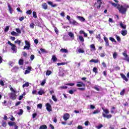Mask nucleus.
Wrapping results in <instances>:
<instances>
[{
  "label": "nucleus",
  "mask_w": 129,
  "mask_h": 129,
  "mask_svg": "<svg viewBox=\"0 0 129 129\" xmlns=\"http://www.w3.org/2000/svg\"><path fill=\"white\" fill-rule=\"evenodd\" d=\"M0 85H2V86H5V83H4L3 80L0 81Z\"/></svg>",
  "instance_id": "60"
},
{
  "label": "nucleus",
  "mask_w": 129,
  "mask_h": 129,
  "mask_svg": "<svg viewBox=\"0 0 129 129\" xmlns=\"http://www.w3.org/2000/svg\"><path fill=\"white\" fill-rule=\"evenodd\" d=\"M78 53H84V50H82V49L81 48H79L78 50Z\"/></svg>",
  "instance_id": "44"
},
{
  "label": "nucleus",
  "mask_w": 129,
  "mask_h": 129,
  "mask_svg": "<svg viewBox=\"0 0 129 129\" xmlns=\"http://www.w3.org/2000/svg\"><path fill=\"white\" fill-rule=\"evenodd\" d=\"M27 15H32V10H28L26 12Z\"/></svg>",
  "instance_id": "58"
},
{
  "label": "nucleus",
  "mask_w": 129,
  "mask_h": 129,
  "mask_svg": "<svg viewBox=\"0 0 129 129\" xmlns=\"http://www.w3.org/2000/svg\"><path fill=\"white\" fill-rule=\"evenodd\" d=\"M67 19L71 25H74V26H77V25H78V23H77L76 21L71 19L70 17H67Z\"/></svg>",
  "instance_id": "3"
},
{
  "label": "nucleus",
  "mask_w": 129,
  "mask_h": 129,
  "mask_svg": "<svg viewBox=\"0 0 129 129\" xmlns=\"http://www.w3.org/2000/svg\"><path fill=\"white\" fill-rule=\"evenodd\" d=\"M70 117V115L68 113H66L63 115V119L64 120H67L68 119H69V118Z\"/></svg>",
  "instance_id": "10"
},
{
  "label": "nucleus",
  "mask_w": 129,
  "mask_h": 129,
  "mask_svg": "<svg viewBox=\"0 0 129 129\" xmlns=\"http://www.w3.org/2000/svg\"><path fill=\"white\" fill-rule=\"evenodd\" d=\"M25 45H26L27 46H29V47H31V44L29 41H28V40H25Z\"/></svg>",
  "instance_id": "39"
},
{
  "label": "nucleus",
  "mask_w": 129,
  "mask_h": 129,
  "mask_svg": "<svg viewBox=\"0 0 129 129\" xmlns=\"http://www.w3.org/2000/svg\"><path fill=\"white\" fill-rule=\"evenodd\" d=\"M85 74H87V75H90V71L87 70H85L84 72Z\"/></svg>",
  "instance_id": "37"
},
{
  "label": "nucleus",
  "mask_w": 129,
  "mask_h": 129,
  "mask_svg": "<svg viewBox=\"0 0 129 129\" xmlns=\"http://www.w3.org/2000/svg\"><path fill=\"white\" fill-rule=\"evenodd\" d=\"M11 118H10V120H12V121H15V120H16V118H15V117H14V116L13 115H11Z\"/></svg>",
  "instance_id": "47"
},
{
  "label": "nucleus",
  "mask_w": 129,
  "mask_h": 129,
  "mask_svg": "<svg viewBox=\"0 0 129 129\" xmlns=\"http://www.w3.org/2000/svg\"><path fill=\"white\" fill-rule=\"evenodd\" d=\"M122 55H123V56H124V57H125L126 58H128V57H127V54H126V52H123V53H122Z\"/></svg>",
  "instance_id": "59"
},
{
  "label": "nucleus",
  "mask_w": 129,
  "mask_h": 129,
  "mask_svg": "<svg viewBox=\"0 0 129 129\" xmlns=\"http://www.w3.org/2000/svg\"><path fill=\"white\" fill-rule=\"evenodd\" d=\"M21 43H22V41L21 40H16L15 41V43L18 44L19 46H21Z\"/></svg>",
  "instance_id": "33"
},
{
  "label": "nucleus",
  "mask_w": 129,
  "mask_h": 129,
  "mask_svg": "<svg viewBox=\"0 0 129 129\" xmlns=\"http://www.w3.org/2000/svg\"><path fill=\"white\" fill-rule=\"evenodd\" d=\"M96 39H98V40H99L100 42H101V41H102V39H101V37L100 36V34H98L96 36Z\"/></svg>",
  "instance_id": "30"
},
{
  "label": "nucleus",
  "mask_w": 129,
  "mask_h": 129,
  "mask_svg": "<svg viewBox=\"0 0 129 129\" xmlns=\"http://www.w3.org/2000/svg\"><path fill=\"white\" fill-rule=\"evenodd\" d=\"M39 129H47V125H42L40 126Z\"/></svg>",
  "instance_id": "34"
},
{
  "label": "nucleus",
  "mask_w": 129,
  "mask_h": 129,
  "mask_svg": "<svg viewBox=\"0 0 129 129\" xmlns=\"http://www.w3.org/2000/svg\"><path fill=\"white\" fill-rule=\"evenodd\" d=\"M78 19L81 22H85V19L83 17H78Z\"/></svg>",
  "instance_id": "19"
},
{
  "label": "nucleus",
  "mask_w": 129,
  "mask_h": 129,
  "mask_svg": "<svg viewBox=\"0 0 129 129\" xmlns=\"http://www.w3.org/2000/svg\"><path fill=\"white\" fill-rule=\"evenodd\" d=\"M102 109L106 114H108V113H109V111H108V109H104V108H102Z\"/></svg>",
  "instance_id": "24"
},
{
  "label": "nucleus",
  "mask_w": 129,
  "mask_h": 129,
  "mask_svg": "<svg viewBox=\"0 0 129 129\" xmlns=\"http://www.w3.org/2000/svg\"><path fill=\"white\" fill-rule=\"evenodd\" d=\"M90 51H91V52H93L96 50V48H95V46L94 45V44H91L90 45Z\"/></svg>",
  "instance_id": "9"
},
{
  "label": "nucleus",
  "mask_w": 129,
  "mask_h": 129,
  "mask_svg": "<svg viewBox=\"0 0 129 129\" xmlns=\"http://www.w3.org/2000/svg\"><path fill=\"white\" fill-rule=\"evenodd\" d=\"M10 30V27L7 26L5 29H4V32H8Z\"/></svg>",
  "instance_id": "50"
},
{
  "label": "nucleus",
  "mask_w": 129,
  "mask_h": 129,
  "mask_svg": "<svg viewBox=\"0 0 129 129\" xmlns=\"http://www.w3.org/2000/svg\"><path fill=\"white\" fill-rule=\"evenodd\" d=\"M8 44H9V45H10V46H11L12 47L11 50H12V51H13L14 53H17V46H16V45L12 43L10 41L8 42Z\"/></svg>",
  "instance_id": "4"
},
{
  "label": "nucleus",
  "mask_w": 129,
  "mask_h": 129,
  "mask_svg": "<svg viewBox=\"0 0 129 129\" xmlns=\"http://www.w3.org/2000/svg\"><path fill=\"white\" fill-rule=\"evenodd\" d=\"M9 88H10V90L12 91L11 93H9L10 99H12V100H16V99H17V95H16L17 91L14 90V88L12 87L11 85L10 86Z\"/></svg>",
  "instance_id": "2"
},
{
  "label": "nucleus",
  "mask_w": 129,
  "mask_h": 129,
  "mask_svg": "<svg viewBox=\"0 0 129 129\" xmlns=\"http://www.w3.org/2000/svg\"><path fill=\"white\" fill-rule=\"evenodd\" d=\"M42 8L44 9V10H47V9H48V5L46 3H43L42 4Z\"/></svg>",
  "instance_id": "23"
},
{
  "label": "nucleus",
  "mask_w": 129,
  "mask_h": 129,
  "mask_svg": "<svg viewBox=\"0 0 129 129\" xmlns=\"http://www.w3.org/2000/svg\"><path fill=\"white\" fill-rule=\"evenodd\" d=\"M58 74L59 76H64V73H63L62 71H59Z\"/></svg>",
  "instance_id": "53"
},
{
  "label": "nucleus",
  "mask_w": 129,
  "mask_h": 129,
  "mask_svg": "<svg viewBox=\"0 0 129 129\" xmlns=\"http://www.w3.org/2000/svg\"><path fill=\"white\" fill-rule=\"evenodd\" d=\"M68 35L69 37H70V38L72 39V40L74 39V34H73V33L71 32H68Z\"/></svg>",
  "instance_id": "13"
},
{
  "label": "nucleus",
  "mask_w": 129,
  "mask_h": 129,
  "mask_svg": "<svg viewBox=\"0 0 129 129\" xmlns=\"http://www.w3.org/2000/svg\"><path fill=\"white\" fill-rule=\"evenodd\" d=\"M30 48H31V46H29L28 45H25L23 48V50H25V49L30 50Z\"/></svg>",
  "instance_id": "42"
},
{
  "label": "nucleus",
  "mask_w": 129,
  "mask_h": 129,
  "mask_svg": "<svg viewBox=\"0 0 129 129\" xmlns=\"http://www.w3.org/2000/svg\"><path fill=\"white\" fill-rule=\"evenodd\" d=\"M102 116H103V117H106V118H111V114H109V115H106L105 113H102Z\"/></svg>",
  "instance_id": "12"
},
{
  "label": "nucleus",
  "mask_w": 129,
  "mask_h": 129,
  "mask_svg": "<svg viewBox=\"0 0 129 129\" xmlns=\"http://www.w3.org/2000/svg\"><path fill=\"white\" fill-rule=\"evenodd\" d=\"M99 112H100V110L97 109L93 112V114H97V113H99Z\"/></svg>",
  "instance_id": "28"
},
{
  "label": "nucleus",
  "mask_w": 129,
  "mask_h": 129,
  "mask_svg": "<svg viewBox=\"0 0 129 129\" xmlns=\"http://www.w3.org/2000/svg\"><path fill=\"white\" fill-rule=\"evenodd\" d=\"M109 40H111V42H114V43H116V41L115 40V39H114V38L112 37H110Z\"/></svg>",
  "instance_id": "45"
},
{
  "label": "nucleus",
  "mask_w": 129,
  "mask_h": 129,
  "mask_svg": "<svg viewBox=\"0 0 129 129\" xmlns=\"http://www.w3.org/2000/svg\"><path fill=\"white\" fill-rule=\"evenodd\" d=\"M121 33L122 36H126L127 33V31L126 30H122Z\"/></svg>",
  "instance_id": "22"
},
{
  "label": "nucleus",
  "mask_w": 129,
  "mask_h": 129,
  "mask_svg": "<svg viewBox=\"0 0 129 129\" xmlns=\"http://www.w3.org/2000/svg\"><path fill=\"white\" fill-rule=\"evenodd\" d=\"M124 92H125V90L123 89L122 91L120 93V95H124Z\"/></svg>",
  "instance_id": "55"
},
{
  "label": "nucleus",
  "mask_w": 129,
  "mask_h": 129,
  "mask_svg": "<svg viewBox=\"0 0 129 129\" xmlns=\"http://www.w3.org/2000/svg\"><path fill=\"white\" fill-rule=\"evenodd\" d=\"M120 76L122 78V79H123V80H125L126 82L128 81V80L127 79V78H126V77L125 76V75H123V74H121Z\"/></svg>",
  "instance_id": "14"
},
{
  "label": "nucleus",
  "mask_w": 129,
  "mask_h": 129,
  "mask_svg": "<svg viewBox=\"0 0 129 129\" xmlns=\"http://www.w3.org/2000/svg\"><path fill=\"white\" fill-rule=\"evenodd\" d=\"M35 59V55L34 54H32L30 56V60L31 61H33Z\"/></svg>",
  "instance_id": "49"
},
{
  "label": "nucleus",
  "mask_w": 129,
  "mask_h": 129,
  "mask_svg": "<svg viewBox=\"0 0 129 129\" xmlns=\"http://www.w3.org/2000/svg\"><path fill=\"white\" fill-rule=\"evenodd\" d=\"M35 20L34 22L35 23L36 26H38V27H41V24H40V22H39V20H38V18H37V17H34Z\"/></svg>",
  "instance_id": "8"
},
{
  "label": "nucleus",
  "mask_w": 129,
  "mask_h": 129,
  "mask_svg": "<svg viewBox=\"0 0 129 129\" xmlns=\"http://www.w3.org/2000/svg\"><path fill=\"white\" fill-rule=\"evenodd\" d=\"M46 109L48 111H49V103L46 104Z\"/></svg>",
  "instance_id": "63"
},
{
  "label": "nucleus",
  "mask_w": 129,
  "mask_h": 129,
  "mask_svg": "<svg viewBox=\"0 0 129 129\" xmlns=\"http://www.w3.org/2000/svg\"><path fill=\"white\" fill-rule=\"evenodd\" d=\"M11 35L12 36H15L16 37H17L18 36V33L15 31H12L11 32Z\"/></svg>",
  "instance_id": "36"
},
{
  "label": "nucleus",
  "mask_w": 129,
  "mask_h": 129,
  "mask_svg": "<svg viewBox=\"0 0 129 129\" xmlns=\"http://www.w3.org/2000/svg\"><path fill=\"white\" fill-rule=\"evenodd\" d=\"M19 111L20 112L18 113V114L19 115H22V114H23V112H24V111L22 109H20Z\"/></svg>",
  "instance_id": "41"
},
{
  "label": "nucleus",
  "mask_w": 129,
  "mask_h": 129,
  "mask_svg": "<svg viewBox=\"0 0 129 129\" xmlns=\"http://www.w3.org/2000/svg\"><path fill=\"white\" fill-rule=\"evenodd\" d=\"M54 31L56 33V35H58L59 34V30H58V29L54 27Z\"/></svg>",
  "instance_id": "40"
},
{
  "label": "nucleus",
  "mask_w": 129,
  "mask_h": 129,
  "mask_svg": "<svg viewBox=\"0 0 129 129\" xmlns=\"http://www.w3.org/2000/svg\"><path fill=\"white\" fill-rule=\"evenodd\" d=\"M102 126H103V125L102 124H100V125H98V126H96V127L97 128V129H101V127H102Z\"/></svg>",
  "instance_id": "48"
},
{
  "label": "nucleus",
  "mask_w": 129,
  "mask_h": 129,
  "mask_svg": "<svg viewBox=\"0 0 129 129\" xmlns=\"http://www.w3.org/2000/svg\"><path fill=\"white\" fill-rule=\"evenodd\" d=\"M119 25H120V27L122 28V29H126V25L122 24V22H120Z\"/></svg>",
  "instance_id": "16"
},
{
  "label": "nucleus",
  "mask_w": 129,
  "mask_h": 129,
  "mask_svg": "<svg viewBox=\"0 0 129 129\" xmlns=\"http://www.w3.org/2000/svg\"><path fill=\"white\" fill-rule=\"evenodd\" d=\"M44 93H45V92H44V91H43V90H41L38 91L39 95H43Z\"/></svg>",
  "instance_id": "31"
},
{
  "label": "nucleus",
  "mask_w": 129,
  "mask_h": 129,
  "mask_svg": "<svg viewBox=\"0 0 129 129\" xmlns=\"http://www.w3.org/2000/svg\"><path fill=\"white\" fill-rule=\"evenodd\" d=\"M30 28L31 29H34L35 28V24H34V23H31L30 24Z\"/></svg>",
  "instance_id": "38"
},
{
  "label": "nucleus",
  "mask_w": 129,
  "mask_h": 129,
  "mask_svg": "<svg viewBox=\"0 0 129 129\" xmlns=\"http://www.w3.org/2000/svg\"><path fill=\"white\" fill-rule=\"evenodd\" d=\"M77 87H85V85L82 82H79L77 84Z\"/></svg>",
  "instance_id": "7"
},
{
  "label": "nucleus",
  "mask_w": 129,
  "mask_h": 129,
  "mask_svg": "<svg viewBox=\"0 0 129 129\" xmlns=\"http://www.w3.org/2000/svg\"><path fill=\"white\" fill-rule=\"evenodd\" d=\"M29 73H31V71H29L28 70H26L25 71L24 74H29Z\"/></svg>",
  "instance_id": "61"
},
{
  "label": "nucleus",
  "mask_w": 129,
  "mask_h": 129,
  "mask_svg": "<svg viewBox=\"0 0 129 129\" xmlns=\"http://www.w3.org/2000/svg\"><path fill=\"white\" fill-rule=\"evenodd\" d=\"M8 6L9 12H10L11 14H13V8H12V7H11V5L9 4H8Z\"/></svg>",
  "instance_id": "17"
},
{
  "label": "nucleus",
  "mask_w": 129,
  "mask_h": 129,
  "mask_svg": "<svg viewBox=\"0 0 129 129\" xmlns=\"http://www.w3.org/2000/svg\"><path fill=\"white\" fill-rule=\"evenodd\" d=\"M98 5H97V3H95L94 4V7L97 9L99 10L100 8L101 7V5H102V2H100L99 3H98Z\"/></svg>",
  "instance_id": "5"
},
{
  "label": "nucleus",
  "mask_w": 129,
  "mask_h": 129,
  "mask_svg": "<svg viewBox=\"0 0 129 129\" xmlns=\"http://www.w3.org/2000/svg\"><path fill=\"white\" fill-rule=\"evenodd\" d=\"M1 123H2V126H3V127H7V121L5 120H3Z\"/></svg>",
  "instance_id": "15"
},
{
  "label": "nucleus",
  "mask_w": 129,
  "mask_h": 129,
  "mask_svg": "<svg viewBox=\"0 0 129 129\" xmlns=\"http://www.w3.org/2000/svg\"><path fill=\"white\" fill-rule=\"evenodd\" d=\"M93 71L96 74H97V73H98V72H97V68L94 67L93 69Z\"/></svg>",
  "instance_id": "43"
},
{
  "label": "nucleus",
  "mask_w": 129,
  "mask_h": 129,
  "mask_svg": "<svg viewBox=\"0 0 129 129\" xmlns=\"http://www.w3.org/2000/svg\"><path fill=\"white\" fill-rule=\"evenodd\" d=\"M79 40H80V42H82V43L84 42V38H83V36L81 35L79 36Z\"/></svg>",
  "instance_id": "18"
},
{
  "label": "nucleus",
  "mask_w": 129,
  "mask_h": 129,
  "mask_svg": "<svg viewBox=\"0 0 129 129\" xmlns=\"http://www.w3.org/2000/svg\"><path fill=\"white\" fill-rule=\"evenodd\" d=\"M93 88L96 90V91H101L102 90V88L98 85H95Z\"/></svg>",
  "instance_id": "6"
},
{
  "label": "nucleus",
  "mask_w": 129,
  "mask_h": 129,
  "mask_svg": "<svg viewBox=\"0 0 129 129\" xmlns=\"http://www.w3.org/2000/svg\"><path fill=\"white\" fill-rule=\"evenodd\" d=\"M23 55L24 56V57H25L26 58H27V56H28V53H27V52L23 51Z\"/></svg>",
  "instance_id": "51"
},
{
  "label": "nucleus",
  "mask_w": 129,
  "mask_h": 129,
  "mask_svg": "<svg viewBox=\"0 0 129 129\" xmlns=\"http://www.w3.org/2000/svg\"><path fill=\"white\" fill-rule=\"evenodd\" d=\"M66 85H68L69 86H74V85H75V84H74V83H68V84H67Z\"/></svg>",
  "instance_id": "57"
},
{
  "label": "nucleus",
  "mask_w": 129,
  "mask_h": 129,
  "mask_svg": "<svg viewBox=\"0 0 129 129\" xmlns=\"http://www.w3.org/2000/svg\"><path fill=\"white\" fill-rule=\"evenodd\" d=\"M51 60H52L53 62H56L57 61V57H56L55 55H52Z\"/></svg>",
  "instance_id": "27"
},
{
  "label": "nucleus",
  "mask_w": 129,
  "mask_h": 129,
  "mask_svg": "<svg viewBox=\"0 0 129 129\" xmlns=\"http://www.w3.org/2000/svg\"><path fill=\"white\" fill-rule=\"evenodd\" d=\"M116 38L118 42H120V37L117 35L116 36Z\"/></svg>",
  "instance_id": "62"
},
{
  "label": "nucleus",
  "mask_w": 129,
  "mask_h": 129,
  "mask_svg": "<svg viewBox=\"0 0 129 129\" xmlns=\"http://www.w3.org/2000/svg\"><path fill=\"white\" fill-rule=\"evenodd\" d=\"M128 8L129 5H120L119 4H117V9L119 11V13L122 15H125V14H126V12Z\"/></svg>",
  "instance_id": "1"
},
{
  "label": "nucleus",
  "mask_w": 129,
  "mask_h": 129,
  "mask_svg": "<svg viewBox=\"0 0 129 129\" xmlns=\"http://www.w3.org/2000/svg\"><path fill=\"white\" fill-rule=\"evenodd\" d=\"M29 86V82H26L23 85V88H25V87H28Z\"/></svg>",
  "instance_id": "26"
},
{
  "label": "nucleus",
  "mask_w": 129,
  "mask_h": 129,
  "mask_svg": "<svg viewBox=\"0 0 129 129\" xmlns=\"http://www.w3.org/2000/svg\"><path fill=\"white\" fill-rule=\"evenodd\" d=\"M60 52H61V53H68V50L65 48H62L60 50Z\"/></svg>",
  "instance_id": "21"
},
{
  "label": "nucleus",
  "mask_w": 129,
  "mask_h": 129,
  "mask_svg": "<svg viewBox=\"0 0 129 129\" xmlns=\"http://www.w3.org/2000/svg\"><path fill=\"white\" fill-rule=\"evenodd\" d=\"M43 106V105L42 104H38L37 105L38 108H40V109H42V107Z\"/></svg>",
  "instance_id": "54"
},
{
  "label": "nucleus",
  "mask_w": 129,
  "mask_h": 129,
  "mask_svg": "<svg viewBox=\"0 0 129 129\" xmlns=\"http://www.w3.org/2000/svg\"><path fill=\"white\" fill-rule=\"evenodd\" d=\"M18 63L20 66L24 65V59H19Z\"/></svg>",
  "instance_id": "25"
},
{
  "label": "nucleus",
  "mask_w": 129,
  "mask_h": 129,
  "mask_svg": "<svg viewBox=\"0 0 129 129\" xmlns=\"http://www.w3.org/2000/svg\"><path fill=\"white\" fill-rule=\"evenodd\" d=\"M109 4L112 5V6H113V7H114L115 8L116 7V9H117V4H116L114 3H112L111 2H110Z\"/></svg>",
  "instance_id": "29"
},
{
  "label": "nucleus",
  "mask_w": 129,
  "mask_h": 129,
  "mask_svg": "<svg viewBox=\"0 0 129 129\" xmlns=\"http://www.w3.org/2000/svg\"><path fill=\"white\" fill-rule=\"evenodd\" d=\"M49 6H51V7H52V8H55V7H57V5L53 4V2H49Z\"/></svg>",
  "instance_id": "20"
},
{
  "label": "nucleus",
  "mask_w": 129,
  "mask_h": 129,
  "mask_svg": "<svg viewBox=\"0 0 129 129\" xmlns=\"http://www.w3.org/2000/svg\"><path fill=\"white\" fill-rule=\"evenodd\" d=\"M45 83H46V80H43V81L41 83V85L42 86H44V85H45Z\"/></svg>",
  "instance_id": "56"
},
{
  "label": "nucleus",
  "mask_w": 129,
  "mask_h": 129,
  "mask_svg": "<svg viewBox=\"0 0 129 129\" xmlns=\"http://www.w3.org/2000/svg\"><path fill=\"white\" fill-rule=\"evenodd\" d=\"M65 64H67V63H66V62H58V63H57V66H61V65H65Z\"/></svg>",
  "instance_id": "46"
},
{
  "label": "nucleus",
  "mask_w": 129,
  "mask_h": 129,
  "mask_svg": "<svg viewBox=\"0 0 129 129\" xmlns=\"http://www.w3.org/2000/svg\"><path fill=\"white\" fill-rule=\"evenodd\" d=\"M52 99L55 101V102H57V98H56L55 95H52Z\"/></svg>",
  "instance_id": "35"
},
{
  "label": "nucleus",
  "mask_w": 129,
  "mask_h": 129,
  "mask_svg": "<svg viewBox=\"0 0 129 129\" xmlns=\"http://www.w3.org/2000/svg\"><path fill=\"white\" fill-rule=\"evenodd\" d=\"M37 116V113H34L32 114V118H35Z\"/></svg>",
  "instance_id": "64"
},
{
  "label": "nucleus",
  "mask_w": 129,
  "mask_h": 129,
  "mask_svg": "<svg viewBox=\"0 0 129 129\" xmlns=\"http://www.w3.org/2000/svg\"><path fill=\"white\" fill-rule=\"evenodd\" d=\"M8 124L10 126H16L17 125V123L14 121L8 122Z\"/></svg>",
  "instance_id": "11"
},
{
  "label": "nucleus",
  "mask_w": 129,
  "mask_h": 129,
  "mask_svg": "<svg viewBox=\"0 0 129 129\" xmlns=\"http://www.w3.org/2000/svg\"><path fill=\"white\" fill-rule=\"evenodd\" d=\"M16 31L17 33H18V34H21V33H22V31L19 28H16Z\"/></svg>",
  "instance_id": "52"
},
{
  "label": "nucleus",
  "mask_w": 129,
  "mask_h": 129,
  "mask_svg": "<svg viewBox=\"0 0 129 129\" xmlns=\"http://www.w3.org/2000/svg\"><path fill=\"white\" fill-rule=\"evenodd\" d=\"M117 57V52H115L113 54V58L114 59H116V57Z\"/></svg>",
  "instance_id": "32"
}]
</instances>
